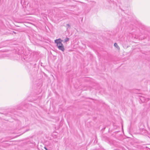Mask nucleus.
<instances>
[{
    "label": "nucleus",
    "instance_id": "nucleus-6",
    "mask_svg": "<svg viewBox=\"0 0 150 150\" xmlns=\"http://www.w3.org/2000/svg\"><path fill=\"white\" fill-rule=\"evenodd\" d=\"M28 130H27L26 131H25V132H26V131H28Z\"/></svg>",
    "mask_w": 150,
    "mask_h": 150
},
{
    "label": "nucleus",
    "instance_id": "nucleus-4",
    "mask_svg": "<svg viewBox=\"0 0 150 150\" xmlns=\"http://www.w3.org/2000/svg\"><path fill=\"white\" fill-rule=\"evenodd\" d=\"M69 39L68 38H66L64 40V42H66L69 41Z\"/></svg>",
    "mask_w": 150,
    "mask_h": 150
},
{
    "label": "nucleus",
    "instance_id": "nucleus-2",
    "mask_svg": "<svg viewBox=\"0 0 150 150\" xmlns=\"http://www.w3.org/2000/svg\"><path fill=\"white\" fill-rule=\"evenodd\" d=\"M63 41V40L60 38L54 40V42L57 44V45H58V44H59L61 43Z\"/></svg>",
    "mask_w": 150,
    "mask_h": 150
},
{
    "label": "nucleus",
    "instance_id": "nucleus-1",
    "mask_svg": "<svg viewBox=\"0 0 150 150\" xmlns=\"http://www.w3.org/2000/svg\"><path fill=\"white\" fill-rule=\"evenodd\" d=\"M57 46L59 50H61L62 52H64V51L65 49L62 43H60L59 44H58V45H57Z\"/></svg>",
    "mask_w": 150,
    "mask_h": 150
},
{
    "label": "nucleus",
    "instance_id": "nucleus-5",
    "mask_svg": "<svg viewBox=\"0 0 150 150\" xmlns=\"http://www.w3.org/2000/svg\"><path fill=\"white\" fill-rule=\"evenodd\" d=\"M66 27L67 28L70 27V25L69 24H67L66 25Z\"/></svg>",
    "mask_w": 150,
    "mask_h": 150
},
{
    "label": "nucleus",
    "instance_id": "nucleus-3",
    "mask_svg": "<svg viewBox=\"0 0 150 150\" xmlns=\"http://www.w3.org/2000/svg\"><path fill=\"white\" fill-rule=\"evenodd\" d=\"M114 46L116 47L117 49L120 50V47L117 45V44L116 43H115L114 44Z\"/></svg>",
    "mask_w": 150,
    "mask_h": 150
}]
</instances>
